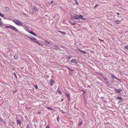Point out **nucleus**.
Returning <instances> with one entry per match:
<instances>
[{"instance_id":"3","label":"nucleus","mask_w":128,"mask_h":128,"mask_svg":"<svg viewBox=\"0 0 128 128\" xmlns=\"http://www.w3.org/2000/svg\"><path fill=\"white\" fill-rule=\"evenodd\" d=\"M13 22L16 25L18 26H22L23 24L18 20H14Z\"/></svg>"},{"instance_id":"27","label":"nucleus","mask_w":128,"mask_h":128,"mask_svg":"<svg viewBox=\"0 0 128 128\" xmlns=\"http://www.w3.org/2000/svg\"><path fill=\"white\" fill-rule=\"evenodd\" d=\"M36 43H37V44H38L39 45H40V46H42V45L40 44L39 43L37 42H36Z\"/></svg>"},{"instance_id":"31","label":"nucleus","mask_w":128,"mask_h":128,"mask_svg":"<svg viewBox=\"0 0 128 128\" xmlns=\"http://www.w3.org/2000/svg\"><path fill=\"white\" fill-rule=\"evenodd\" d=\"M35 87L36 89L38 88V87L36 85V86H35Z\"/></svg>"},{"instance_id":"29","label":"nucleus","mask_w":128,"mask_h":128,"mask_svg":"<svg viewBox=\"0 0 128 128\" xmlns=\"http://www.w3.org/2000/svg\"><path fill=\"white\" fill-rule=\"evenodd\" d=\"M46 128H50L49 127V125H47L46 127Z\"/></svg>"},{"instance_id":"40","label":"nucleus","mask_w":128,"mask_h":128,"mask_svg":"<svg viewBox=\"0 0 128 128\" xmlns=\"http://www.w3.org/2000/svg\"><path fill=\"white\" fill-rule=\"evenodd\" d=\"M115 91H116V92H117V91L118 90L116 88L115 89Z\"/></svg>"},{"instance_id":"51","label":"nucleus","mask_w":128,"mask_h":128,"mask_svg":"<svg viewBox=\"0 0 128 128\" xmlns=\"http://www.w3.org/2000/svg\"><path fill=\"white\" fill-rule=\"evenodd\" d=\"M14 74H15V76H16V74H15V73H14Z\"/></svg>"},{"instance_id":"23","label":"nucleus","mask_w":128,"mask_h":128,"mask_svg":"<svg viewBox=\"0 0 128 128\" xmlns=\"http://www.w3.org/2000/svg\"><path fill=\"white\" fill-rule=\"evenodd\" d=\"M0 16L2 17H3L4 16V15L3 14L0 13Z\"/></svg>"},{"instance_id":"24","label":"nucleus","mask_w":128,"mask_h":128,"mask_svg":"<svg viewBox=\"0 0 128 128\" xmlns=\"http://www.w3.org/2000/svg\"><path fill=\"white\" fill-rule=\"evenodd\" d=\"M2 115L4 117H5L6 116V114L5 113H2Z\"/></svg>"},{"instance_id":"30","label":"nucleus","mask_w":128,"mask_h":128,"mask_svg":"<svg viewBox=\"0 0 128 128\" xmlns=\"http://www.w3.org/2000/svg\"><path fill=\"white\" fill-rule=\"evenodd\" d=\"M76 4H78V2L76 1Z\"/></svg>"},{"instance_id":"19","label":"nucleus","mask_w":128,"mask_h":128,"mask_svg":"<svg viewBox=\"0 0 128 128\" xmlns=\"http://www.w3.org/2000/svg\"><path fill=\"white\" fill-rule=\"evenodd\" d=\"M46 108L48 109H49V110H53L52 109V108H50L49 107H47V106H46Z\"/></svg>"},{"instance_id":"7","label":"nucleus","mask_w":128,"mask_h":128,"mask_svg":"<svg viewBox=\"0 0 128 128\" xmlns=\"http://www.w3.org/2000/svg\"><path fill=\"white\" fill-rule=\"evenodd\" d=\"M50 82L51 86H52L54 84V81L53 79H51L50 81Z\"/></svg>"},{"instance_id":"26","label":"nucleus","mask_w":128,"mask_h":128,"mask_svg":"<svg viewBox=\"0 0 128 128\" xmlns=\"http://www.w3.org/2000/svg\"><path fill=\"white\" fill-rule=\"evenodd\" d=\"M112 77H114L115 78H117L114 75H112Z\"/></svg>"},{"instance_id":"10","label":"nucleus","mask_w":128,"mask_h":128,"mask_svg":"<svg viewBox=\"0 0 128 128\" xmlns=\"http://www.w3.org/2000/svg\"><path fill=\"white\" fill-rule=\"evenodd\" d=\"M114 22L116 24H118L120 23V22L119 20L115 21Z\"/></svg>"},{"instance_id":"14","label":"nucleus","mask_w":128,"mask_h":128,"mask_svg":"<svg viewBox=\"0 0 128 128\" xmlns=\"http://www.w3.org/2000/svg\"><path fill=\"white\" fill-rule=\"evenodd\" d=\"M17 123L18 124H20L21 123V122L20 120H17Z\"/></svg>"},{"instance_id":"44","label":"nucleus","mask_w":128,"mask_h":128,"mask_svg":"<svg viewBox=\"0 0 128 128\" xmlns=\"http://www.w3.org/2000/svg\"><path fill=\"white\" fill-rule=\"evenodd\" d=\"M116 14H118V15H119V14H120L119 13H118V12H117V13H116Z\"/></svg>"},{"instance_id":"33","label":"nucleus","mask_w":128,"mask_h":128,"mask_svg":"<svg viewBox=\"0 0 128 128\" xmlns=\"http://www.w3.org/2000/svg\"><path fill=\"white\" fill-rule=\"evenodd\" d=\"M82 124V122H81L79 124V126H80V125H81Z\"/></svg>"},{"instance_id":"41","label":"nucleus","mask_w":128,"mask_h":128,"mask_svg":"<svg viewBox=\"0 0 128 128\" xmlns=\"http://www.w3.org/2000/svg\"><path fill=\"white\" fill-rule=\"evenodd\" d=\"M54 1H52L51 2V4H52L53 3Z\"/></svg>"},{"instance_id":"21","label":"nucleus","mask_w":128,"mask_h":128,"mask_svg":"<svg viewBox=\"0 0 128 128\" xmlns=\"http://www.w3.org/2000/svg\"><path fill=\"white\" fill-rule=\"evenodd\" d=\"M7 10L9 11L10 10V8L8 7H6L5 8Z\"/></svg>"},{"instance_id":"42","label":"nucleus","mask_w":128,"mask_h":128,"mask_svg":"<svg viewBox=\"0 0 128 128\" xmlns=\"http://www.w3.org/2000/svg\"><path fill=\"white\" fill-rule=\"evenodd\" d=\"M63 100H64V99H62V100H61L60 101L62 102Z\"/></svg>"},{"instance_id":"22","label":"nucleus","mask_w":128,"mask_h":128,"mask_svg":"<svg viewBox=\"0 0 128 128\" xmlns=\"http://www.w3.org/2000/svg\"><path fill=\"white\" fill-rule=\"evenodd\" d=\"M124 48L128 50V46H124Z\"/></svg>"},{"instance_id":"1","label":"nucleus","mask_w":128,"mask_h":128,"mask_svg":"<svg viewBox=\"0 0 128 128\" xmlns=\"http://www.w3.org/2000/svg\"><path fill=\"white\" fill-rule=\"evenodd\" d=\"M80 18V16L77 14H75L73 16L72 18V20L74 22H77L79 21Z\"/></svg>"},{"instance_id":"11","label":"nucleus","mask_w":128,"mask_h":128,"mask_svg":"<svg viewBox=\"0 0 128 128\" xmlns=\"http://www.w3.org/2000/svg\"><path fill=\"white\" fill-rule=\"evenodd\" d=\"M58 32H60V33H61L62 34H66V32H63L60 31H58Z\"/></svg>"},{"instance_id":"39","label":"nucleus","mask_w":128,"mask_h":128,"mask_svg":"<svg viewBox=\"0 0 128 128\" xmlns=\"http://www.w3.org/2000/svg\"><path fill=\"white\" fill-rule=\"evenodd\" d=\"M77 50H78V51L80 52V51H82V50H80V49H77Z\"/></svg>"},{"instance_id":"37","label":"nucleus","mask_w":128,"mask_h":128,"mask_svg":"<svg viewBox=\"0 0 128 128\" xmlns=\"http://www.w3.org/2000/svg\"><path fill=\"white\" fill-rule=\"evenodd\" d=\"M66 67L69 70H70V68L68 67V66H66Z\"/></svg>"},{"instance_id":"32","label":"nucleus","mask_w":128,"mask_h":128,"mask_svg":"<svg viewBox=\"0 0 128 128\" xmlns=\"http://www.w3.org/2000/svg\"><path fill=\"white\" fill-rule=\"evenodd\" d=\"M26 109L28 110V109H30V108H29V107H26Z\"/></svg>"},{"instance_id":"43","label":"nucleus","mask_w":128,"mask_h":128,"mask_svg":"<svg viewBox=\"0 0 128 128\" xmlns=\"http://www.w3.org/2000/svg\"><path fill=\"white\" fill-rule=\"evenodd\" d=\"M71 58V57H68V58L69 59V60H70Z\"/></svg>"},{"instance_id":"8","label":"nucleus","mask_w":128,"mask_h":128,"mask_svg":"<svg viewBox=\"0 0 128 128\" xmlns=\"http://www.w3.org/2000/svg\"><path fill=\"white\" fill-rule=\"evenodd\" d=\"M65 94H66V96L68 97V98L69 99H70V95L68 93H66V92L65 93Z\"/></svg>"},{"instance_id":"16","label":"nucleus","mask_w":128,"mask_h":128,"mask_svg":"<svg viewBox=\"0 0 128 128\" xmlns=\"http://www.w3.org/2000/svg\"><path fill=\"white\" fill-rule=\"evenodd\" d=\"M33 9L36 11H37L38 9L36 8L35 6H34L33 7Z\"/></svg>"},{"instance_id":"25","label":"nucleus","mask_w":128,"mask_h":128,"mask_svg":"<svg viewBox=\"0 0 128 128\" xmlns=\"http://www.w3.org/2000/svg\"><path fill=\"white\" fill-rule=\"evenodd\" d=\"M1 20H0V25L2 26V22L1 21Z\"/></svg>"},{"instance_id":"13","label":"nucleus","mask_w":128,"mask_h":128,"mask_svg":"<svg viewBox=\"0 0 128 128\" xmlns=\"http://www.w3.org/2000/svg\"><path fill=\"white\" fill-rule=\"evenodd\" d=\"M58 93H59L60 94H62V92L60 90V89L59 88L58 89Z\"/></svg>"},{"instance_id":"28","label":"nucleus","mask_w":128,"mask_h":128,"mask_svg":"<svg viewBox=\"0 0 128 128\" xmlns=\"http://www.w3.org/2000/svg\"><path fill=\"white\" fill-rule=\"evenodd\" d=\"M98 40H100V41H102V42H104V40H101L100 39V38H98Z\"/></svg>"},{"instance_id":"17","label":"nucleus","mask_w":128,"mask_h":128,"mask_svg":"<svg viewBox=\"0 0 128 128\" xmlns=\"http://www.w3.org/2000/svg\"><path fill=\"white\" fill-rule=\"evenodd\" d=\"M80 17L81 18V19H82V20H85L83 18V16L82 15H80Z\"/></svg>"},{"instance_id":"12","label":"nucleus","mask_w":128,"mask_h":128,"mask_svg":"<svg viewBox=\"0 0 128 128\" xmlns=\"http://www.w3.org/2000/svg\"><path fill=\"white\" fill-rule=\"evenodd\" d=\"M117 98L118 99L120 100H123V98H122L120 97H118Z\"/></svg>"},{"instance_id":"4","label":"nucleus","mask_w":128,"mask_h":128,"mask_svg":"<svg viewBox=\"0 0 128 128\" xmlns=\"http://www.w3.org/2000/svg\"><path fill=\"white\" fill-rule=\"evenodd\" d=\"M28 38H29L33 42L36 43V39L35 38H32L29 36H28Z\"/></svg>"},{"instance_id":"34","label":"nucleus","mask_w":128,"mask_h":128,"mask_svg":"<svg viewBox=\"0 0 128 128\" xmlns=\"http://www.w3.org/2000/svg\"><path fill=\"white\" fill-rule=\"evenodd\" d=\"M32 11V9H31L30 10V12H33Z\"/></svg>"},{"instance_id":"50","label":"nucleus","mask_w":128,"mask_h":128,"mask_svg":"<svg viewBox=\"0 0 128 128\" xmlns=\"http://www.w3.org/2000/svg\"><path fill=\"white\" fill-rule=\"evenodd\" d=\"M0 20H1V19L0 18Z\"/></svg>"},{"instance_id":"52","label":"nucleus","mask_w":128,"mask_h":128,"mask_svg":"<svg viewBox=\"0 0 128 128\" xmlns=\"http://www.w3.org/2000/svg\"><path fill=\"white\" fill-rule=\"evenodd\" d=\"M125 54H126V53H125Z\"/></svg>"},{"instance_id":"47","label":"nucleus","mask_w":128,"mask_h":128,"mask_svg":"<svg viewBox=\"0 0 128 128\" xmlns=\"http://www.w3.org/2000/svg\"><path fill=\"white\" fill-rule=\"evenodd\" d=\"M75 24L74 23H72V25H74Z\"/></svg>"},{"instance_id":"48","label":"nucleus","mask_w":128,"mask_h":128,"mask_svg":"<svg viewBox=\"0 0 128 128\" xmlns=\"http://www.w3.org/2000/svg\"><path fill=\"white\" fill-rule=\"evenodd\" d=\"M90 52H93V51H92V50H90Z\"/></svg>"},{"instance_id":"9","label":"nucleus","mask_w":128,"mask_h":128,"mask_svg":"<svg viewBox=\"0 0 128 128\" xmlns=\"http://www.w3.org/2000/svg\"><path fill=\"white\" fill-rule=\"evenodd\" d=\"M14 57L15 59L18 60V55L17 54H16L14 56Z\"/></svg>"},{"instance_id":"35","label":"nucleus","mask_w":128,"mask_h":128,"mask_svg":"<svg viewBox=\"0 0 128 128\" xmlns=\"http://www.w3.org/2000/svg\"><path fill=\"white\" fill-rule=\"evenodd\" d=\"M41 113V112H38V114H40Z\"/></svg>"},{"instance_id":"6","label":"nucleus","mask_w":128,"mask_h":128,"mask_svg":"<svg viewBox=\"0 0 128 128\" xmlns=\"http://www.w3.org/2000/svg\"><path fill=\"white\" fill-rule=\"evenodd\" d=\"M70 62L72 63H75L78 64V62L76 61V60L75 59H72L70 61Z\"/></svg>"},{"instance_id":"5","label":"nucleus","mask_w":128,"mask_h":128,"mask_svg":"<svg viewBox=\"0 0 128 128\" xmlns=\"http://www.w3.org/2000/svg\"><path fill=\"white\" fill-rule=\"evenodd\" d=\"M12 30H14L15 32H18V30L14 26H12L11 25L10 28Z\"/></svg>"},{"instance_id":"46","label":"nucleus","mask_w":128,"mask_h":128,"mask_svg":"<svg viewBox=\"0 0 128 128\" xmlns=\"http://www.w3.org/2000/svg\"><path fill=\"white\" fill-rule=\"evenodd\" d=\"M47 43H48V44H50V42H47Z\"/></svg>"},{"instance_id":"45","label":"nucleus","mask_w":128,"mask_h":128,"mask_svg":"<svg viewBox=\"0 0 128 128\" xmlns=\"http://www.w3.org/2000/svg\"><path fill=\"white\" fill-rule=\"evenodd\" d=\"M44 41L45 42H46V43H47V41H46V40H44Z\"/></svg>"},{"instance_id":"49","label":"nucleus","mask_w":128,"mask_h":128,"mask_svg":"<svg viewBox=\"0 0 128 128\" xmlns=\"http://www.w3.org/2000/svg\"><path fill=\"white\" fill-rule=\"evenodd\" d=\"M104 79L105 80H106V78H104Z\"/></svg>"},{"instance_id":"38","label":"nucleus","mask_w":128,"mask_h":128,"mask_svg":"<svg viewBox=\"0 0 128 128\" xmlns=\"http://www.w3.org/2000/svg\"><path fill=\"white\" fill-rule=\"evenodd\" d=\"M98 6V5L96 4L95 6H94V8H96V6Z\"/></svg>"},{"instance_id":"20","label":"nucleus","mask_w":128,"mask_h":128,"mask_svg":"<svg viewBox=\"0 0 128 128\" xmlns=\"http://www.w3.org/2000/svg\"><path fill=\"white\" fill-rule=\"evenodd\" d=\"M80 52L84 54H86V52L84 51H83L82 50V51H80Z\"/></svg>"},{"instance_id":"36","label":"nucleus","mask_w":128,"mask_h":128,"mask_svg":"<svg viewBox=\"0 0 128 128\" xmlns=\"http://www.w3.org/2000/svg\"><path fill=\"white\" fill-rule=\"evenodd\" d=\"M58 119H59V117H58L57 118V121L58 122V121H59Z\"/></svg>"},{"instance_id":"18","label":"nucleus","mask_w":128,"mask_h":128,"mask_svg":"<svg viewBox=\"0 0 128 128\" xmlns=\"http://www.w3.org/2000/svg\"><path fill=\"white\" fill-rule=\"evenodd\" d=\"M11 25H10L9 26H6V27L7 28H10Z\"/></svg>"},{"instance_id":"15","label":"nucleus","mask_w":128,"mask_h":128,"mask_svg":"<svg viewBox=\"0 0 128 128\" xmlns=\"http://www.w3.org/2000/svg\"><path fill=\"white\" fill-rule=\"evenodd\" d=\"M122 90L121 89H120L119 90H118L117 91V92L118 93H121V92L122 91Z\"/></svg>"},{"instance_id":"2","label":"nucleus","mask_w":128,"mask_h":128,"mask_svg":"<svg viewBox=\"0 0 128 128\" xmlns=\"http://www.w3.org/2000/svg\"><path fill=\"white\" fill-rule=\"evenodd\" d=\"M25 27L26 28L25 30L27 32L35 36H36V34L34 33L32 31L30 30H29V29L28 27L26 26H25Z\"/></svg>"}]
</instances>
